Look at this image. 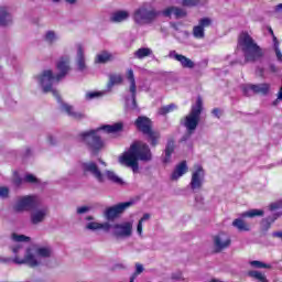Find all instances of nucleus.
Instances as JSON below:
<instances>
[{
	"instance_id": "nucleus-38",
	"label": "nucleus",
	"mask_w": 282,
	"mask_h": 282,
	"mask_svg": "<svg viewBox=\"0 0 282 282\" xmlns=\"http://www.w3.org/2000/svg\"><path fill=\"white\" fill-rule=\"evenodd\" d=\"M251 276H254V279H259V281L265 282L267 278L263 275V273H260V271H250L249 273Z\"/></svg>"
},
{
	"instance_id": "nucleus-60",
	"label": "nucleus",
	"mask_w": 282,
	"mask_h": 282,
	"mask_svg": "<svg viewBox=\"0 0 282 282\" xmlns=\"http://www.w3.org/2000/svg\"><path fill=\"white\" fill-rule=\"evenodd\" d=\"M50 142H51V143H54L53 137H50Z\"/></svg>"
},
{
	"instance_id": "nucleus-33",
	"label": "nucleus",
	"mask_w": 282,
	"mask_h": 282,
	"mask_svg": "<svg viewBox=\"0 0 282 282\" xmlns=\"http://www.w3.org/2000/svg\"><path fill=\"white\" fill-rule=\"evenodd\" d=\"M263 209H249V212H243L241 214L242 218H256V216H263Z\"/></svg>"
},
{
	"instance_id": "nucleus-7",
	"label": "nucleus",
	"mask_w": 282,
	"mask_h": 282,
	"mask_svg": "<svg viewBox=\"0 0 282 282\" xmlns=\"http://www.w3.org/2000/svg\"><path fill=\"white\" fill-rule=\"evenodd\" d=\"M202 111H203V100H202V97L198 96L195 105L192 106L191 112L188 113V116H186L183 122L188 133H193V131H196L199 124Z\"/></svg>"
},
{
	"instance_id": "nucleus-45",
	"label": "nucleus",
	"mask_w": 282,
	"mask_h": 282,
	"mask_svg": "<svg viewBox=\"0 0 282 282\" xmlns=\"http://www.w3.org/2000/svg\"><path fill=\"white\" fill-rule=\"evenodd\" d=\"M280 207H282V200H278L275 203H271V205H270V209L271 210L280 209Z\"/></svg>"
},
{
	"instance_id": "nucleus-35",
	"label": "nucleus",
	"mask_w": 282,
	"mask_h": 282,
	"mask_svg": "<svg viewBox=\"0 0 282 282\" xmlns=\"http://www.w3.org/2000/svg\"><path fill=\"white\" fill-rule=\"evenodd\" d=\"M175 109H177V105H166L165 107H161V109H159V115L166 116V113H171L172 111H175Z\"/></svg>"
},
{
	"instance_id": "nucleus-58",
	"label": "nucleus",
	"mask_w": 282,
	"mask_h": 282,
	"mask_svg": "<svg viewBox=\"0 0 282 282\" xmlns=\"http://www.w3.org/2000/svg\"><path fill=\"white\" fill-rule=\"evenodd\" d=\"M212 282H225V281H220L219 279H213Z\"/></svg>"
},
{
	"instance_id": "nucleus-6",
	"label": "nucleus",
	"mask_w": 282,
	"mask_h": 282,
	"mask_svg": "<svg viewBox=\"0 0 282 282\" xmlns=\"http://www.w3.org/2000/svg\"><path fill=\"white\" fill-rule=\"evenodd\" d=\"M159 14L160 11L156 10L152 3L145 2L141 3V6L134 10L132 19L134 20V23H138L139 25H147L153 23Z\"/></svg>"
},
{
	"instance_id": "nucleus-27",
	"label": "nucleus",
	"mask_w": 282,
	"mask_h": 282,
	"mask_svg": "<svg viewBox=\"0 0 282 282\" xmlns=\"http://www.w3.org/2000/svg\"><path fill=\"white\" fill-rule=\"evenodd\" d=\"M12 17L6 8H0V25H9L11 23Z\"/></svg>"
},
{
	"instance_id": "nucleus-36",
	"label": "nucleus",
	"mask_w": 282,
	"mask_h": 282,
	"mask_svg": "<svg viewBox=\"0 0 282 282\" xmlns=\"http://www.w3.org/2000/svg\"><path fill=\"white\" fill-rule=\"evenodd\" d=\"M106 91H89L86 94L87 100H93V98H98L99 96H104Z\"/></svg>"
},
{
	"instance_id": "nucleus-11",
	"label": "nucleus",
	"mask_w": 282,
	"mask_h": 282,
	"mask_svg": "<svg viewBox=\"0 0 282 282\" xmlns=\"http://www.w3.org/2000/svg\"><path fill=\"white\" fill-rule=\"evenodd\" d=\"M205 182V170L203 165H195L194 171L192 172V178H191V189L193 192H198L202 189Z\"/></svg>"
},
{
	"instance_id": "nucleus-24",
	"label": "nucleus",
	"mask_w": 282,
	"mask_h": 282,
	"mask_svg": "<svg viewBox=\"0 0 282 282\" xmlns=\"http://www.w3.org/2000/svg\"><path fill=\"white\" fill-rule=\"evenodd\" d=\"M123 83L122 74H109V83L107 85V89L111 91L115 85H121Z\"/></svg>"
},
{
	"instance_id": "nucleus-9",
	"label": "nucleus",
	"mask_w": 282,
	"mask_h": 282,
	"mask_svg": "<svg viewBox=\"0 0 282 282\" xmlns=\"http://www.w3.org/2000/svg\"><path fill=\"white\" fill-rule=\"evenodd\" d=\"M126 78L130 83V95L131 98H126V105L128 109H138L137 105V82L133 69H127Z\"/></svg>"
},
{
	"instance_id": "nucleus-8",
	"label": "nucleus",
	"mask_w": 282,
	"mask_h": 282,
	"mask_svg": "<svg viewBox=\"0 0 282 282\" xmlns=\"http://www.w3.org/2000/svg\"><path fill=\"white\" fill-rule=\"evenodd\" d=\"M134 124L139 131L148 137V141L151 142V145H156L158 140H160V132L152 130V122L149 118L139 117Z\"/></svg>"
},
{
	"instance_id": "nucleus-23",
	"label": "nucleus",
	"mask_w": 282,
	"mask_h": 282,
	"mask_svg": "<svg viewBox=\"0 0 282 282\" xmlns=\"http://www.w3.org/2000/svg\"><path fill=\"white\" fill-rule=\"evenodd\" d=\"M77 67L80 72L87 69L83 45H77Z\"/></svg>"
},
{
	"instance_id": "nucleus-43",
	"label": "nucleus",
	"mask_w": 282,
	"mask_h": 282,
	"mask_svg": "<svg viewBox=\"0 0 282 282\" xmlns=\"http://www.w3.org/2000/svg\"><path fill=\"white\" fill-rule=\"evenodd\" d=\"M9 192V187H0V198H8Z\"/></svg>"
},
{
	"instance_id": "nucleus-59",
	"label": "nucleus",
	"mask_w": 282,
	"mask_h": 282,
	"mask_svg": "<svg viewBox=\"0 0 282 282\" xmlns=\"http://www.w3.org/2000/svg\"><path fill=\"white\" fill-rule=\"evenodd\" d=\"M272 72H276V67L275 66H271Z\"/></svg>"
},
{
	"instance_id": "nucleus-44",
	"label": "nucleus",
	"mask_w": 282,
	"mask_h": 282,
	"mask_svg": "<svg viewBox=\"0 0 282 282\" xmlns=\"http://www.w3.org/2000/svg\"><path fill=\"white\" fill-rule=\"evenodd\" d=\"M137 234L142 236L143 234V218H141L137 225Z\"/></svg>"
},
{
	"instance_id": "nucleus-56",
	"label": "nucleus",
	"mask_w": 282,
	"mask_h": 282,
	"mask_svg": "<svg viewBox=\"0 0 282 282\" xmlns=\"http://www.w3.org/2000/svg\"><path fill=\"white\" fill-rule=\"evenodd\" d=\"M275 10H282V3H278V6H275Z\"/></svg>"
},
{
	"instance_id": "nucleus-26",
	"label": "nucleus",
	"mask_w": 282,
	"mask_h": 282,
	"mask_svg": "<svg viewBox=\"0 0 282 282\" xmlns=\"http://www.w3.org/2000/svg\"><path fill=\"white\" fill-rule=\"evenodd\" d=\"M110 223H88L87 229L97 230V229H104V231H110L111 229Z\"/></svg>"
},
{
	"instance_id": "nucleus-52",
	"label": "nucleus",
	"mask_w": 282,
	"mask_h": 282,
	"mask_svg": "<svg viewBox=\"0 0 282 282\" xmlns=\"http://www.w3.org/2000/svg\"><path fill=\"white\" fill-rule=\"evenodd\" d=\"M273 236L275 238H282V231H275V234H273Z\"/></svg>"
},
{
	"instance_id": "nucleus-16",
	"label": "nucleus",
	"mask_w": 282,
	"mask_h": 282,
	"mask_svg": "<svg viewBox=\"0 0 282 282\" xmlns=\"http://www.w3.org/2000/svg\"><path fill=\"white\" fill-rule=\"evenodd\" d=\"M169 58L177 61L182 65V67H186L188 69H193L195 67V63L194 61H192V58H188L184 54H178L176 50H170Z\"/></svg>"
},
{
	"instance_id": "nucleus-10",
	"label": "nucleus",
	"mask_w": 282,
	"mask_h": 282,
	"mask_svg": "<svg viewBox=\"0 0 282 282\" xmlns=\"http://www.w3.org/2000/svg\"><path fill=\"white\" fill-rule=\"evenodd\" d=\"M39 205V198L36 196H19L14 204V212H30Z\"/></svg>"
},
{
	"instance_id": "nucleus-25",
	"label": "nucleus",
	"mask_w": 282,
	"mask_h": 282,
	"mask_svg": "<svg viewBox=\"0 0 282 282\" xmlns=\"http://www.w3.org/2000/svg\"><path fill=\"white\" fill-rule=\"evenodd\" d=\"M130 17V12L128 10H117L111 14V21H126Z\"/></svg>"
},
{
	"instance_id": "nucleus-42",
	"label": "nucleus",
	"mask_w": 282,
	"mask_h": 282,
	"mask_svg": "<svg viewBox=\"0 0 282 282\" xmlns=\"http://www.w3.org/2000/svg\"><path fill=\"white\" fill-rule=\"evenodd\" d=\"M24 181H26L28 183H37L39 178H36L34 174H26L24 176Z\"/></svg>"
},
{
	"instance_id": "nucleus-31",
	"label": "nucleus",
	"mask_w": 282,
	"mask_h": 282,
	"mask_svg": "<svg viewBox=\"0 0 282 282\" xmlns=\"http://www.w3.org/2000/svg\"><path fill=\"white\" fill-rule=\"evenodd\" d=\"M175 150V141H167L166 148H165V156L163 159L164 163H169L171 161V155L173 154Z\"/></svg>"
},
{
	"instance_id": "nucleus-62",
	"label": "nucleus",
	"mask_w": 282,
	"mask_h": 282,
	"mask_svg": "<svg viewBox=\"0 0 282 282\" xmlns=\"http://www.w3.org/2000/svg\"><path fill=\"white\" fill-rule=\"evenodd\" d=\"M88 220H91V218L88 217Z\"/></svg>"
},
{
	"instance_id": "nucleus-51",
	"label": "nucleus",
	"mask_w": 282,
	"mask_h": 282,
	"mask_svg": "<svg viewBox=\"0 0 282 282\" xmlns=\"http://www.w3.org/2000/svg\"><path fill=\"white\" fill-rule=\"evenodd\" d=\"M172 279H183V275L182 273H176V275L174 273V275H172Z\"/></svg>"
},
{
	"instance_id": "nucleus-30",
	"label": "nucleus",
	"mask_w": 282,
	"mask_h": 282,
	"mask_svg": "<svg viewBox=\"0 0 282 282\" xmlns=\"http://www.w3.org/2000/svg\"><path fill=\"white\" fill-rule=\"evenodd\" d=\"M104 176H105V180L108 178L112 183H117L119 185L123 184L122 178H120V176H118V174H116V172H113L112 170H107Z\"/></svg>"
},
{
	"instance_id": "nucleus-53",
	"label": "nucleus",
	"mask_w": 282,
	"mask_h": 282,
	"mask_svg": "<svg viewBox=\"0 0 282 282\" xmlns=\"http://www.w3.org/2000/svg\"><path fill=\"white\" fill-rule=\"evenodd\" d=\"M21 183H22V180H21V178H15V181H14V184H15V185H21Z\"/></svg>"
},
{
	"instance_id": "nucleus-29",
	"label": "nucleus",
	"mask_w": 282,
	"mask_h": 282,
	"mask_svg": "<svg viewBox=\"0 0 282 282\" xmlns=\"http://www.w3.org/2000/svg\"><path fill=\"white\" fill-rule=\"evenodd\" d=\"M113 58L112 54L107 51L99 52L95 58V63H108Z\"/></svg>"
},
{
	"instance_id": "nucleus-21",
	"label": "nucleus",
	"mask_w": 282,
	"mask_h": 282,
	"mask_svg": "<svg viewBox=\"0 0 282 282\" xmlns=\"http://www.w3.org/2000/svg\"><path fill=\"white\" fill-rule=\"evenodd\" d=\"M61 109L62 111L67 113V116L74 118L75 120H82L83 118H85L84 113L75 111L74 107H72V105H67L66 102H62Z\"/></svg>"
},
{
	"instance_id": "nucleus-49",
	"label": "nucleus",
	"mask_w": 282,
	"mask_h": 282,
	"mask_svg": "<svg viewBox=\"0 0 282 282\" xmlns=\"http://www.w3.org/2000/svg\"><path fill=\"white\" fill-rule=\"evenodd\" d=\"M269 32L271 33V36L273 37V47H274V30L272 28H269Z\"/></svg>"
},
{
	"instance_id": "nucleus-15",
	"label": "nucleus",
	"mask_w": 282,
	"mask_h": 282,
	"mask_svg": "<svg viewBox=\"0 0 282 282\" xmlns=\"http://www.w3.org/2000/svg\"><path fill=\"white\" fill-rule=\"evenodd\" d=\"M270 91V85L262 83L260 85H246L243 87L245 96H252L253 94H261L265 96Z\"/></svg>"
},
{
	"instance_id": "nucleus-61",
	"label": "nucleus",
	"mask_w": 282,
	"mask_h": 282,
	"mask_svg": "<svg viewBox=\"0 0 282 282\" xmlns=\"http://www.w3.org/2000/svg\"><path fill=\"white\" fill-rule=\"evenodd\" d=\"M101 163H105V161L101 160Z\"/></svg>"
},
{
	"instance_id": "nucleus-48",
	"label": "nucleus",
	"mask_w": 282,
	"mask_h": 282,
	"mask_svg": "<svg viewBox=\"0 0 282 282\" xmlns=\"http://www.w3.org/2000/svg\"><path fill=\"white\" fill-rule=\"evenodd\" d=\"M150 218H151L150 214H144V215L142 216L143 223H145L147 220H150Z\"/></svg>"
},
{
	"instance_id": "nucleus-41",
	"label": "nucleus",
	"mask_w": 282,
	"mask_h": 282,
	"mask_svg": "<svg viewBox=\"0 0 282 282\" xmlns=\"http://www.w3.org/2000/svg\"><path fill=\"white\" fill-rule=\"evenodd\" d=\"M135 273L134 275H132V278H130V282H133V280L135 279L137 274H141V272H143V264H135Z\"/></svg>"
},
{
	"instance_id": "nucleus-39",
	"label": "nucleus",
	"mask_w": 282,
	"mask_h": 282,
	"mask_svg": "<svg viewBox=\"0 0 282 282\" xmlns=\"http://www.w3.org/2000/svg\"><path fill=\"white\" fill-rule=\"evenodd\" d=\"M12 239L15 242H29L30 238H28V236H18L17 234H13Z\"/></svg>"
},
{
	"instance_id": "nucleus-28",
	"label": "nucleus",
	"mask_w": 282,
	"mask_h": 282,
	"mask_svg": "<svg viewBox=\"0 0 282 282\" xmlns=\"http://www.w3.org/2000/svg\"><path fill=\"white\" fill-rule=\"evenodd\" d=\"M153 54V50H151V47H139V50H137L134 52V58H145L147 56H151Z\"/></svg>"
},
{
	"instance_id": "nucleus-3",
	"label": "nucleus",
	"mask_w": 282,
	"mask_h": 282,
	"mask_svg": "<svg viewBox=\"0 0 282 282\" xmlns=\"http://www.w3.org/2000/svg\"><path fill=\"white\" fill-rule=\"evenodd\" d=\"M12 251L15 256V258H0V262H4L6 264H9L10 262H14V264H29L32 268L34 265H39L42 262V258H51L53 251L48 247H42L40 249H36L35 253L32 249H28L25 251L24 258H20L19 253L23 251L21 245H18L17 247L12 248Z\"/></svg>"
},
{
	"instance_id": "nucleus-50",
	"label": "nucleus",
	"mask_w": 282,
	"mask_h": 282,
	"mask_svg": "<svg viewBox=\"0 0 282 282\" xmlns=\"http://www.w3.org/2000/svg\"><path fill=\"white\" fill-rule=\"evenodd\" d=\"M213 113H214V116H216V118H219V116H220L219 109H214Z\"/></svg>"
},
{
	"instance_id": "nucleus-32",
	"label": "nucleus",
	"mask_w": 282,
	"mask_h": 282,
	"mask_svg": "<svg viewBox=\"0 0 282 282\" xmlns=\"http://www.w3.org/2000/svg\"><path fill=\"white\" fill-rule=\"evenodd\" d=\"M232 226L236 227L239 231H250L249 225L242 218H236L232 221Z\"/></svg>"
},
{
	"instance_id": "nucleus-17",
	"label": "nucleus",
	"mask_w": 282,
	"mask_h": 282,
	"mask_svg": "<svg viewBox=\"0 0 282 282\" xmlns=\"http://www.w3.org/2000/svg\"><path fill=\"white\" fill-rule=\"evenodd\" d=\"M212 25V19L209 17H204L199 19L198 24L193 28V35L196 39H204L205 36V28Z\"/></svg>"
},
{
	"instance_id": "nucleus-18",
	"label": "nucleus",
	"mask_w": 282,
	"mask_h": 282,
	"mask_svg": "<svg viewBox=\"0 0 282 282\" xmlns=\"http://www.w3.org/2000/svg\"><path fill=\"white\" fill-rule=\"evenodd\" d=\"M83 170L84 172H90L99 181L100 183L105 182V174L100 172L97 163H94V161H89L88 163H83Z\"/></svg>"
},
{
	"instance_id": "nucleus-1",
	"label": "nucleus",
	"mask_w": 282,
	"mask_h": 282,
	"mask_svg": "<svg viewBox=\"0 0 282 282\" xmlns=\"http://www.w3.org/2000/svg\"><path fill=\"white\" fill-rule=\"evenodd\" d=\"M56 67L59 72L56 76H54L52 69H45L40 76L36 77V80L41 85L44 94L52 91L57 102H62L61 96L58 91H56V89H53V85H55V83H59V80H62V78H65V76L68 74L70 69L69 57L62 56V58L57 61Z\"/></svg>"
},
{
	"instance_id": "nucleus-40",
	"label": "nucleus",
	"mask_w": 282,
	"mask_h": 282,
	"mask_svg": "<svg viewBox=\"0 0 282 282\" xmlns=\"http://www.w3.org/2000/svg\"><path fill=\"white\" fill-rule=\"evenodd\" d=\"M251 265H254V268H271L270 264H265L264 262H260L259 260H253L250 262Z\"/></svg>"
},
{
	"instance_id": "nucleus-34",
	"label": "nucleus",
	"mask_w": 282,
	"mask_h": 282,
	"mask_svg": "<svg viewBox=\"0 0 282 282\" xmlns=\"http://www.w3.org/2000/svg\"><path fill=\"white\" fill-rule=\"evenodd\" d=\"M273 50L275 52L276 59L280 61V63H282V52L278 36H273Z\"/></svg>"
},
{
	"instance_id": "nucleus-37",
	"label": "nucleus",
	"mask_w": 282,
	"mask_h": 282,
	"mask_svg": "<svg viewBox=\"0 0 282 282\" xmlns=\"http://www.w3.org/2000/svg\"><path fill=\"white\" fill-rule=\"evenodd\" d=\"M57 36L55 34V32H53V30H48V32H46L45 34V41H47L48 43H53L54 41H56Z\"/></svg>"
},
{
	"instance_id": "nucleus-47",
	"label": "nucleus",
	"mask_w": 282,
	"mask_h": 282,
	"mask_svg": "<svg viewBox=\"0 0 282 282\" xmlns=\"http://www.w3.org/2000/svg\"><path fill=\"white\" fill-rule=\"evenodd\" d=\"M87 212H89V207H78L77 208V214H86Z\"/></svg>"
},
{
	"instance_id": "nucleus-5",
	"label": "nucleus",
	"mask_w": 282,
	"mask_h": 282,
	"mask_svg": "<svg viewBox=\"0 0 282 282\" xmlns=\"http://www.w3.org/2000/svg\"><path fill=\"white\" fill-rule=\"evenodd\" d=\"M238 45L241 47L245 54V61L256 62L262 58L263 50L258 45V43L252 39L251 34L248 32H241L238 39Z\"/></svg>"
},
{
	"instance_id": "nucleus-2",
	"label": "nucleus",
	"mask_w": 282,
	"mask_h": 282,
	"mask_svg": "<svg viewBox=\"0 0 282 282\" xmlns=\"http://www.w3.org/2000/svg\"><path fill=\"white\" fill-rule=\"evenodd\" d=\"M152 152L144 141H134L129 150L123 152L119 156V162L127 167H131L132 172H139V160L140 161H151Z\"/></svg>"
},
{
	"instance_id": "nucleus-19",
	"label": "nucleus",
	"mask_w": 282,
	"mask_h": 282,
	"mask_svg": "<svg viewBox=\"0 0 282 282\" xmlns=\"http://www.w3.org/2000/svg\"><path fill=\"white\" fill-rule=\"evenodd\" d=\"M48 214V209L43 207L42 209H34L31 213V221L33 225H39V223H43Z\"/></svg>"
},
{
	"instance_id": "nucleus-46",
	"label": "nucleus",
	"mask_w": 282,
	"mask_h": 282,
	"mask_svg": "<svg viewBox=\"0 0 282 282\" xmlns=\"http://www.w3.org/2000/svg\"><path fill=\"white\" fill-rule=\"evenodd\" d=\"M198 2L197 0H183V6H196Z\"/></svg>"
},
{
	"instance_id": "nucleus-22",
	"label": "nucleus",
	"mask_w": 282,
	"mask_h": 282,
	"mask_svg": "<svg viewBox=\"0 0 282 282\" xmlns=\"http://www.w3.org/2000/svg\"><path fill=\"white\" fill-rule=\"evenodd\" d=\"M162 13L164 14V17H172V14H174L176 18H180L185 17L186 10H184L183 8H177L175 6H170L169 8H165Z\"/></svg>"
},
{
	"instance_id": "nucleus-4",
	"label": "nucleus",
	"mask_w": 282,
	"mask_h": 282,
	"mask_svg": "<svg viewBox=\"0 0 282 282\" xmlns=\"http://www.w3.org/2000/svg\"><path fill=\"white\" fill-rule=\"evenodd\" d=\"M122 122L105 124L104 127L96 128V130H86V132H82L79 138L82 142H86L93 151H97L105 145L102 139H100V131H105V133H118V131H122Z\"/></svg>"
},
{
	"instance_id": "nucleus-13",
	"label": "nucleus",
	"mask_w": 282,
	"mask_h": 282,
	"mask_svg": "<svg viewBox=\"0 0 282 282\" xmlns=\"http://www.w3.org/2000/svg\"><path fill=\"white\" fill-rule=\"evenodd\" d=\"M112 229L116 238H130L133 234V221L113 225Z\"/></svg>"
},
{
	"instance_id": "nucleus-14",
	"label": "nucleus",
	"mask_w": 282,
	"mask_h": 282,
	"mask_svg": "<svg viewBox=\"0 0 282 282\" xmlns=\"http://www.w3.org/2000/svg\"><path fill=\"white\" fill-rule=\"evenodd\" d=\"M133 203L131 200H128L126 203H119L118 205H113L112 207H108L105 212V217L107 220H115L120 216V214H123L124 209H128V207H131Z\"/></svg>"
},
{
	"instance_id": "nucleus-20",
	"label": "nucleus",
	"mask_w": 282,
	"mask_h": 282,
	"mask_svg": "<svg viewBox=\"0 0 282 282\" xmlns=\"http://www.w3.org/2000/svg\"><path fill=\"white\" fill-rule=\"evenodd\" d=\"M186 172H188L187 161H181L172 172L171 178L177 181V178H181Z\"/></svg>"
},
{
	"instance_id": "nucleus-57",
	"label": "nucleus",
	"mask_w": 282,
	"mask_h": 282,
	"mask_svg": "<svg viewBox=\"0 0 282 282\" xmlns=\"http://www.w3.org/2000/svg\"><path fill=\"white\" fill-rule=\"evenodd\" d=\"M52 1H61V0H52ZM67 1L68 3H75L76 0H65Z\"/></svg>"
},
{
	"instance_id": "nucleus-54",
	"label": "nucleus",
	"mask_w": 282,
	"mask_h": 282,
	"mask_svg": "<svg viewBox=\"0 0 282 282\" xmlns=\"http://www.w3.org/2000/svg\"><path fill=\"white\" fill-rule=\"evenodd\" d=\"M278 98H279V100H282V87L280 88V91L278 94Z\"/></svg>"
},
{
	"instance_id": "nucleus-55",
	"label": "nucleus",
	"mask_w": 282,
	"mask_h": 282,
	"mask_svg": "<svg viewBox=\"0 0 282 282\" xmlns=\"http://www.w3.org/2000/svg\"><path fill=\"white\" fill-rule=\"evenodd\" d=\"M171 25H172V28H174V30H178L180 29L177 23H171Z\"/></svg>"
},
{
	"instance_id": "nucleus-12",
	"label": "nucleus",
	"mask_w": 282,
	"mask_h": 282,
	"mask_svg": "<svg viewBox=\"0 0 282 282\" xmlns=\"http://www.w3.org/2000/svg\"><path fill=\"white\" fill-rule=\"evenodd\" d=\"M231 245V238L229 234L225 231H220L216 236H214V251L215 253H221L225 249H228Z\"/></svg>"
}]
</instances>
